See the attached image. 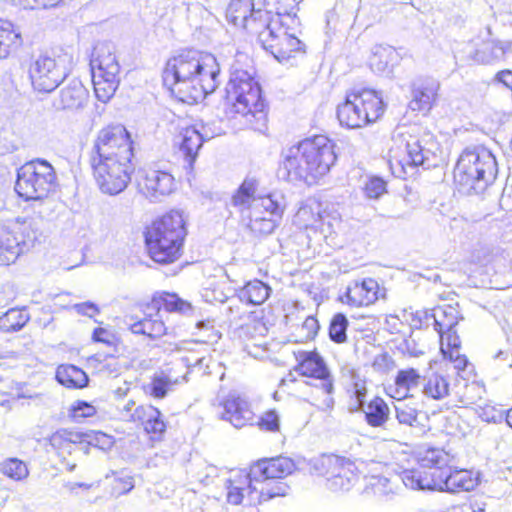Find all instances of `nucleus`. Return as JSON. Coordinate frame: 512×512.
Returning <instances> with one entry per match:
<instances>
[{
  "label": "nucleus",
  "mask_w": 512,
  "mask_h": 512,
  "mask_svg": "<svg viewBox=\"0 0 512 512\" xmlns=\"http://www.w3.org/2000/svg\"><path fill=\"white\" fill-rule=\"evenodd\" d=\"M130 135L122 125L102 128L89 153L95 181L102 193L117 195L124 191L134 171Z\"/></svg>",
  "instance_id": "obj_1"
},
{
  "label": "nucleus",
  "mask_w": 512,
  "mask_h": 512,
  "mask_svg": "<svg viewBox=\"0 0 512 512\" xmlns=\"http://www.w3.org/2000/svg\"><path fill=\"white\" fill-rule=\"evenodd\" d=\"M216 58L196 50L182 51L170 58L163 70V84L182 101L204 99L219 85Z\"/></svg>",
  "instance_id": "obj_2"
},
{
  "label": "nucleus",
  "mask_w": 512,
  "mask_h": 512,
  "mask_svg": "<svg viewBox=\"0 0 512 512\" xmlns=\"http://www.w3.org/2000/svg\"><path fill=\"white\" fill-rule=\"evenodd\" d=\"M418 461L421 468H429L430 470H404L400 478L407 488L456 493L460 490L469 491L474 486L473 480L469 477L467 471L451 470L452 457L443 449L429 448L420 454Z\"/></svg>",
  "instance_id": "obj_3"
},
{
  "label": "nucleus",
  "mask_w": 512,
  "mask_h": 512,
  "mask_svg": "<svg viewBox=\"0 0 512 512\" xmlns=\"http://www.w3.org/2000/svg\"><path fill=\"white\" fill-rule=\"evenodd\" d=\"M226 98L230 115H241L255 131L263 132L267 128L266 104L252 72L233 65L226 86Z\"/></svg>",
  "instance_id": "obj_4"
},
{
  "label": "nucleus",
  "mask_w": 512,
  "mask_h": 512,
  "mask_svg": "<svg viewBox=\"0 0 512 512\" xmlns=\"http://www.w3.org/2000/svg\"><path fill=\"white\" fill-rule=\"evenodd\" d=\"M498 173L495 156L483 146L466 148L454 169V181L461 193H483Z\"/></svg>",
  "instance_id": "obj_5"
},
{
  "label": "nucleus",
  "mask_w": 512,
  "mask_h": 512,
  "mask_svg": "<svg viewBox=\"0 0 512 512\" xmlns=\"http://www.w3.org/2000/svg\"><path fill=\"white\" fill-rule=\"evenodd\" d=\"M186 234L185 220L180 211L172 210L155 220L145 234L151 259L160 264L176 261L181 255Z\"/></svg>",
  "instance_id": "obj_6"
},
{
  "label": "nucleus",
  "mask_w": 512,
  "mask_h": 512,
  "mask_svg": "<svg viewBox=\"0 0 512 512\" xmlns=\"http://www.w3.org/2000/svg\"><path fill=\"white\" fill-rule=\"evenodd\" d=\"M257 24L253 23L259 43L278 61L291 58L295 53L304 52L305 44L300 39L302 25L300 19L287 18V22H273L271 14H263Z\"/></svg>",
  "instance_id": "obj_7"
},
{
  "label": "nucleus",
  "mask_w": 512,
  "mask_h": 512,
  "mask_svg": "<svg viewBox=\"0 0 512 512\" xmlns=\"http://www.w3.org/2000/svg\"><path fill=\"white\" fill-rule=\"evenodd\" d=\"M311 474L322 476L325 487L334 493L350 491L358 482V469L353 461L334 454H323L307 462Z\"/></svg>",
  "instance_id": "obj_8"
},
{
  "label": "nucleus",
  "mask_w": 512,
  "mask_h": 512,
  "mask_svg": "<svg viewBox=\"0 0 512 512\" xmlns=\"http://www.w3.org/2000/svg\"><path fill=\"white\" fill-rule=\"evenodd\" d=\"M384 112L381 96L375 91L364 89L350 93L337 107V118L342 126L360 128L375 122Z\"/></svg>",
  "instance_id": "obj_9"
},
{
  "label": "nucleus",
  "mask_w": 512,
  "mask_h": 512,
  "mask_svg": "<svg viewBox=\"0 0 512 512\" xmlns=\"http://www.w3.org/2000/svg\"><path fill=\"white\" fill-rule=\"evenodd\" d=\"M55 186V170L46 160L29 161L17 170L15 191L26 201L46 198Z\"/></svg>",
  "instance_id": "obj_10"
},
{
  "label": "nucleus",
  "mask_w": 512,
  "mask_h": 512,
  "mask_svg": "<svg viewBox=\"0 0 512 512\" xmlns=\"http://www.w3.org/2000/svg\"><path fill=\"white\" fill-rule=\"evenodd\" d=\"M28 73L34 91L51 93L69 74L66 56L39 55L30 63Z\"/></svg>",
  "instance_id": "obj_11"
},
{
  "label": "nucleus",
  "mask_w": 512,
  "mask_h": 512,
  "mask_svg": "<svg viewBox=\"0 0 512 512\" xmlns=\"http://www.w3.org/2000/svg\"><path fill=\"white\" fill-rule=\"evenodd\" d=\"M404 150L401 151L400 147L397 150H392L390 165L392 169L396 167L401 169V172L407 173V167L425 166L430 164L431 157L434 156L437 149V143L434 141L430 133H425L422 137L415 135H408L404 139Z\"/></svg>",
  "instance_id": "obj_12"
},
{
  "label": "nucleus",
  "mask_w": 512,
  "mask_h": 512,
  "mask_svg": "<svg viewBox=\"0 0 512 512\" xmlns=\"http://www.w3.org/2000/svg\"><path fill=\"white\" fill-rule=\"evenodd\" d=\"M303 157L308 164L309 183L325 175L336 161L334 143L319 135L303 140Z\"/></svg>",
  "instance_id": "obj_13"
},
{
  "label": "nucleus",
  "mask_w": 512,
  "mask_h": 512,
  "mask_svg": "<svg viewBox=\"0 0 512 512\" xmlns=\"http://www.w3.org/2000/svg\"><path fill=\"white\" fill-rule=\"evenodd\" d=\"M285 208L284 198L273 192L272 198L254 204V211L246 218L248 228L257 235H269L278 225Z\"/></svg>",
  "instance_id": "obj_14"
},
{
  "label": "nucleus",
  "mask_w": 512,
  "mask_h": 512,
  "mask_svg": "<svg viewBox=\"0 0 512 512\" xmlns=\"http://www.w3.org/2000/svg\"><path fill=\"white\" fill-rule=\"evenodd\" d=\"M297 360L298 365L295 370L299 374L321 381V389L328 395L323 401V409L332 408L334 400L330 394L333 392V380L322 357L316 352L302 351L298 353Z\"/></svg>",
  "instance_id": "obj_15"
},
{
  "label": "nucleus",
  "mask_w": 512,
  "mask_h": 512,
  "mask_svg": "<svg viewBox=\"0 0 512 512\" xmlns=\"http://www.w3.org/2000/svg\"><path fill=\"white\" fill-rule=\"evenodd\" d=\"M138 187L147 198L157 201L173 192L175 180L167 171L145 168L139 171Z\"/></svg>",
  "instance_id": "obj_16"
},
{
  "label": "nucleus",
  "mask_w": 512,
  "mask_h": 512,
  "mask_svg": "<svg viewBox=\"0 0 512 512\" xmlns=\"http://www.w3.org/2000/svg\"><path fill=\"white\" fill-rule=\"evenodd\" d=\"M265 1L264 9H255L254 0H231L226 10V18L234 26L243 27L249 33L256 35L253 30V23L257 24L259 22V16L262 19L263 14L272 13V9L269 8L270 2Z\"/></svg>",
  "instance_id": "obj_17"
},
{
  "label": "nucleus",
  "mask_w": 512,
  "mask_h": 512,
  "mask_svg": "<svg viewBox=\"0 0 512 512\" xmlns=\"http://www.w3.org/2000/svg\"><path fill=\"white\" fill-rule=\"evenodd\" d=\"M216 410L220 419L228 421L238 429L251 425L255 418L249 402L237 393H229L219 402Z\"/></svg>",
  "instance_id": "obj_18"
},
{
  "label": "nucleus",
  "mask_w": 512,
  "mask_h": 512,
  "mask_svg": "<svg viewBox=\"0 0 512 512\" xmlns=\"http://www.w3.org/2000/svg\"><path fill=\"white\" fill-rule=\"evenodd\" d=\"M122 417L130 421L140 422L146 433L159 438L166 430V424L162 419L161 412L151 405L135 407V402L129 400L121 409Z\"/></svg>",
  "instance_id": "obj_19"
},
{
  "label": "nucleus",
  "mask_w": 512,
  "mask_h": 512,
  "mask_svg": "<svg viewBox=\"0 0 512 512\" xmlns=\"http://www.w3.org/2000/svg\"><path fill=\"white\" fill-rule=\"evenodd\" d=\"M368 425L381 428L384 440H395L401 435V428L390 417V409L384 399L375 397L362 407Z\"/></svg>",
  "instance_id": "obj_20"
},
{
  "label": "nucleus",
  "mask_w": 512,
  "mask_h": 512,
  "mask_svg": "<svg viewBox=\"0 0 512 512\" xmlns=\"http://www.w3.org/2000/svg\"><path fill=\"white\" fill-rule=\"evenodd\" d=\"M512 51L511 41H500L492 37L490 27L484 36H479L470 58L478 64H493L503 60Z\"/></svg>",
  "instance_id": "obj_21"
},
{
  "label": "nucleus",
  "mask_w": 512,
  "mask_h": 512,
  "mask_svg": "<svg viewBox=\"0 0 512 512\" xmlns=\"http://www.w3.org/2000/svg\"><path fill=\"white\" fill-rule=\"evenodd\" d=\"M88 98V90L79 79L73 78L60 88L52 100V107L56 111L76 112L86 106Z\"/></svg>",
  "instance_id": "obj_22"
},
{
  "label": "nucleus",
  "mask_w": 512,
  "mask_h": 512,
  "mask_svg": "<svg viewBox=\"0 0 512 512\" xmlns=\"http://www.w3.org/2000/svg\"><path fill=\"white\" fill-rule=\"evenodd\" d=\"M294 470V461L282 456L259 460L250 468L251 477L255 480V483L282 479L290 475Z\"/></svg>",
  "instance_id": "obj_23"
},
{
  "label": "nucleus",
  "mask_w": 512,
  "mask_h": 512,
  "mask_svg": "<svg viewBox=\"0 0 512 512\" xmlns=\"http://www.w3.org/2000/svg\"><path fill=\"white\" fill-rule=\"evenodd\" d=\"M257 190V180L246 178L232 196L231 203L241 213L243 220H246L250 213H253L254 204L263 201L265 198H272V193L260 196L257 195Z\"/></svg>",
  "instance_id": "obj_24"
},
{
  "label": "nucleus",
  "mask_w": 512,
  "mask_h": 512,
  "mask_svg": "<svg viewBox=\"0 0 512 512\" xmlns=\"http://www.w3.org/2000/svg\"><path fill=\"white\" fill-rule=\"evenodd\" d=\"M90 66L91 72L119 75L120 65L115 55V46L110 42L98 43L93 49Z\"/></svg>",
  "instance_id": "obj_25"
},
{
  "label": "nucleus",
  "mask_w": 512,
  "mask_h": 512,
  "mask_svg": "<svg viewBox=\"0 0 512 512\" xmlns=\"http://www.w3.org/2000/svg\"><path fill=\"white\" fill-rule=\"evenodd\" d=\"M303 141L287 149L283 160V170L288 181L303 180L309 183L308 164L303 157Z\"/></svg>",
  "instance_id": "obj_26"
},
{
  "label": "nucleus",
  "mask_w": 512,
  "mask_h": 512,
  "mask_svg": "<svg viewBox=\"0 0 512 512\" xmlns=\"http://www.w3.org/2000/svg\"><path fill=\"white\" fill-rule=\"evenodd\" d=\"M439 88L440 83L433 78L421 81L412 91V99L409 103L410 109L428 112L437 99Z\"/></svg>",
  "instance_id": "obj_27"
},
{
  "label": "nucleus",
  "mask_w": 512,
  "mask_h": 512,
  "mask_svg": "<svg viewBox=\"0 0 512 512\" xmlns=\"http://www.w3.org/2000/svg\"><path fill=\"white\" fill-rule=\"evenodd\" d=\"M254 483L255 480L251 477V471L249 473L244 471L233 472L225 481L224 485L227 490V502L233 505H239L245 494H250L252 491L258 489V486Z\"/></svg>",
  "instance_id": "obj_28"
},
{
  "label": "nucleus",
  "mask_w": 512,
  "mask_h": 512,
  "mask_svg": "<svg viewBox=\"0 0 512 512\" xmlns=\"http://www.w3.org/2000/svg\"><path fill=\"white\" fill-rule=\"evenodd\" d=\"M379 285L372 278L355 282L347 288V303L352 306H368L378 299Z\"/></svg>",
  "instance_id": "obj_29"
},
{
  "label": "nucleus",
  "mask_w": 512,
  "mask_h": 512,
  "mask_svg": "<svg viewBox=\"0 0 512 512\" xmlns=\"http://www.w3.org/2000/svg\"><path fill=\"white\" fill-rule=\"evenodd\" d=\"M180 138V152L183 154L187 163L186 168L191 170L203 142L206 139H210L211 136L204 135L195 127H187L181 132Z\"/></svg>",
  "instance_id": "obj_30"
},
{
  "label": "nucleus",
  "mask_w": 512,
  "mask_h": 512,
  "mask_svg": "<svg viewBox=\"0 0 512 512\" xmlns=\"http://www.w3.org/2000/svg\"><path fill=\"white\" fill-rule=\"evenodd\" d=\"M449 379L438 372H429L422 377V394L432 400H443L450 395Z\"/></svg>",
  "instance_id": "obj_31"
},
{
  "label": "nucleus",
  "mask_w": 512,
  "mask_h": 512,
  "mask_svg": "<svg viewBox=\"0 0 512 512\" xmlns=\"http://www.w3.org/2000/svg\"><path fill=\"white\" fill-rule=\"evenodd\" d=\"M22 44L20 29L9 21L0 20V59L16 52Z\"/></svg>",
  "instance_id": "obj_32"
},
{
  "label": "nucleus",
  "mask_w": 512,
  "mask_h": 512,
  "mask_svg": "<svg viewBox=\"0 0 512 512\" xmlns=\"http://www.w3.org/2000/svg\"><path fill=\"white\" fill-rule=\"evenodd\" d=\"M399 60V55L394 47L378 44L372 48L369 65L376 73L390 71Z\"/></svg>",
  "instance_id": "obj_33"
},
{
  "label": "nucleus",
  "mask_w": 512,
  "mask_h": 512,
  "mask_svg": "<svg viewBox=\"0 0 512 512\" xmlns=\"http://www.w3.org/2000/svg\"><path fill=\"white\" fill-rule=\"evenodd\" d=\"M166 312H179L187 313L191 311V304L187 301L182 300L176 294L161 293L153 297L151 303L147 306V310L158 311L161 314V310Z\"/></svg>",
  "instance_id": "obj_34"
},
{
  "label": "nucleus",
  "mask_w": 512,
  "mask_h": 512,
  "mask_svg": "<svg viewBox=\"0 0 512 512\" xmlns=\"http://www.w3.org/2000/svg\"><path fill=\"white\" fill-rule=\"evenodd\" d=\"M149 317H145L137 322L129 324V328L134 334L146 335L150 338H157L166 333V326L162 321V315L156 311L153 317L149 310Z\"/></svg>",
  "instance_id": "obj_35"
},
{
  "label": "nucleus",
  "mask_w": 512,
  "mask_h": 512,
  "mask_svg": "<svg viewBox=\"0 0 512 512\" xmlns=\"http://www.w3.org/2000/svg\"><path fill=\"white\" fill-rule=\"evenodd\" d=\"M92 82L97 99L106 103L119 85V75L108 76L106 73L92 72Z\"/></svg>",
  "instance_id": "obj_36"
},
{
  "label": "nucleus",
  "mask_w": 512,
  "mask_h": 512,
  "mask_svg": "<svg viewBox=\"0 0 512 512\" xmlns=\"http://www.w3.org/2000/svg\"><path fill=\"white\" fill-rule=\"evenodd\" d=\"M22 253L19 241L15 235L5 229L0 230V264L14 263Z\"/></svg>",
  "instance_id": "obj_37"
},
{
  "label": "nucleus",
  "mask_w": 512,
  "mask_h": 512,
  "mask_svg": "<svg viewBox=\"0 0 512 512\" xmlns=\"http://www.w3.org/2000/svg\"><path fill=\"white\" fill-rule=\"evenodd\" d=\"M56 379L68 388H83L88 383L86 373L74 365H60L56 371Z\"/></svg>",
  "instance_id": "obj_38"
},
{
  "label": "nucleus",
  "mask_w": 512,
  "mask_h": 512,
  "mask_svg": "<svg viewBox=\"0 0 512 512\" xmlns=\"http://www.w3.org/2000/svg\"><path fill=\"white\" fill-rule=\"evenodd\" d=\"M43 219L40 217L27 218L21 222L20 231L23 236L22 242L19 241L22 253L25 249L33 247L39 242L43 235Z\"/></svg>",
  "instance_id": "obj_39"
},
{
  "label": "nucleus",
  "mask_w": 512,
  "mask_h": 512,
  "mask_svg": "<svg viewBox=\"0 0 512 512\" xmlns=\"http://www.w3.org/2000/svg\"><path fill=\"white\" fill-rule=\"evenodd\" d=\"M434 328L444 339V332L454 329L458 324V311L452 306L438 307L434 310Z\"/></svg>",
  "instance_id": "obj_40"
},
{
  "label": "nucleus",
  "mask_w": 512,
  "mask_h": 512,
  "mask_svg": "<svg viewBox=\"0 0 512 512\" xmlns=\"http://www.w3.org/2000/svg\"><path fill=\"white\" fill-rule=\"evenodd\" d=\"M270 288L260 280L248 282L240 291V298L249 304L260 305L269 297Z\"/></svg>",
  "instance_id": "obj_41"
},
{
  "label": "nucleus",
  "mask_w": 512,
  "mask_h": 512,
  "mask_svg": "<svg viewBox=\"0 0 512 512\" xmlns=\"http://www.w3.org/2000/svg\"><path fill=\"white\" fill-rule=\"evenodd\" d=\"M178 383V378H173L165 372H159L154 374L147 389L151 396L162 399L167 395L168 391Z\"/></svg>",
  "instance_id": "obj_42"
},
{
  "label": "nucleus",
  "mask_w": 512,
  "mask_h": 512,
  "mask_svg": "<svg viewBox=\"0 0 512 512\" xmlns=\"http://www.w3.org/2000/svg\"><path fill=\"white\" fill-rule=\"evenodd\" d=\"M30 316L25 310L10 309L0 318V328L4 332L21 330L29 321Z\"/></svg>",
  "instance_id": "obj_43"
},
{
  "label": "nucleus",
  "mask_w": 512,
  "mask_h": 512,
  "mask_svg": "<svg viewBox=\"0 0 512 512\" xmlns=\"http://www.w3.org/2000/svg\"><path fill=\"white\" fill-rule=\"evenodd\" d=\"M80 439V434L62 429L53 433L49 438V442L54 449L70 454Z\"/></svg>",
  "instance_id": "obj_44"
},
{
  "label": "nucleus",
  "mask_w": 512,
  "mask_h": 512,
  "mask_svg": "<svg viewBox=\"0 0 512 512\" xmlns=\"http://www.w3.org/2000/svg\"><path fill=\"white\" fill-rule=\"evenodd\" d=\"M275 11L272 10L273 22H287V18L299 19L297 16L298 5L302 1L298 0H272Z\"/></svg>",
  "instance_id": "obj_45"
},
{
  "label": "nucleus",
  "mask_w": 512,
  "mask_h": 512,
  "mask_svg": "<svg viewBox=\"0 0 512 512\" xmlns=\"http://www.w3.org/2000/svg\"><path fill=\"white\" fill-rule=\"evenodd\" d=\"M422 377L414 368L403 369L398 371L395 384L398 390L401 389L407 393L422 385Z\"/></svg>",
  "instance_id": "obj_46"
},
{
  "label": "nucleus",
  "mask_w": 512,
  "mask_h": 512,
  "mask_svg": "<svg viewBox=\"0 0 512 512\" xmlns=\"http://www.w3.org/2000/svg\"><path fill=\"white\" fill-rule=\"evenodd\" d=\"M0 471L5 476L15 481L23 480L29 474L26 464L17 458H10L3 461L0 464Z\"/></svg>",
  "instance_id": "obj_47"
},
{
  "label": "nucleus",
  "mask_w": 512,
  "mask_h": 512,
  "mask_svg": "<svg viewBox=\"0 0 512 512\" xmlns=\"http://www.w3.org/2000/svg\"><path fill=\"white\" fill-rule=\"evenodd\" d=\"M348 320L342 313H337L333 316L329 326V336L332 341L336 343H343L346 341V330Z\"/></svg>",
  "instance_id": "obj_48"
},
{
  "label": "nucleus",
  "mask_w": 512,
  "mask_h": 512,
  "mask_svg": "<svg viewBox=\"0 0 512 512\" xmlns=\"http://www.w3.org/2000/svg\"><path fill=\"white\" fill-rule=\"evenodd\" d=\"M395 417L397 419L396 425L400 428L401 425L413 427L418 423L417 409L410 407L404 403L395 405Z\"/></svg>",
  "instance_id": "obj_49"
},
{
  "label": "nucleus",
  "mask_w": 512,
  "mask_h": 512,
  "mask_svg": "<svg viewBox=\"0 0 512 512\" xmlns=\"http://www.w3.org/2000/svg\"><path fill=\"white\" fill-rule=\"evenodd\" d=\"M258 486L256 491L260 494V499L267 501L276 496H284L286 493V486L282 482L275 480L264 483H254Z\"/></svg>",
  "instance_id": "obj_50"
},
{
  "label": "nucleus",
  "mask_w": 512,
  "mask_h": 512,
  "mask_svg": "<svg viewBox=\"0 0 512 512\" xmlns=\"http://www.w3.org/2000/svg\"><path fill=\"white\" fill-rule=\"evenodd\" d=\"M242 301L243 300L240 297L239 299L231 300L226 308V315L228 316L229 321L241 326L245 318L250 316Z\"/></svg>",
  "instance_id": "obj_51"
},
{
  "label": "nucleus",
  "mask_w": 512,
  "mask_h": 512,
  "mask_svg": "<svg viewBox=\"0 0 512 512\" xmlns=\"http://www.w3.org/2000/svg\"><path fill=\"white\" fill-rule=\"evenodd\" d=\"M365 195L370 199H378L386 192V182L377 176L367 179L363 187Z\"/></svg>",
  "instance_id": "obj_52"
},
{
  "label": "nucleus",
  "mask_w": 512,
  "mask_h": 512,
  "mask_svg": "<svg viewBox=\"0 0 512 512\" xmlns=\"http://www.w3.org/2000/svg\"><path fill=\"white\" fill-rule=\"evenodd\" d=\"M460 348V339L456 332L452 329L450 331L444 332V339L441 338V350L446 355L448 353V356L450 359H453L454 352L458 353V350Z\"/></svg>",
  "instance_id": "obj_53"
},
{
  "label": "nucleus",
  "mask_w": 512,
  "mask_h": 512,
  "mask_svg": "<svg viewBox=\"0 0 512 512\" xmlns=\"http://www.w3.org/2000/svg\"><path fill=\"white\" fill-rule=\"evenodd\" d=\"M261 430L276 432L280 427V418L275 410L266 411L257 422Z\"/></svg>",
  "instance_id": "obj_54"
},
{
  "label": "nucleus",
  "mask_w": 512,
  "mask_h": 512,
  "mask_svg": "<svg viewBox=\"0 0 512 512\" xmlns=\"http://www.w3.org/2000/svg\"><path fill=\"white\" fill-rule=\"evenodd\" d=\"M95 413V407L85 401H77L71 408V417L76 421L92 417Z\"/></svg>",
  "instance_id": "obj_55"
},
{
  "label": "nucleus",
  "mask_w": 512,
  "mask_h": 512,
  "mask_svg": "<svg viewBox=\"0 0 512 512\" xmlns=\"http://www.w3.org/2000/svg\"><path fill=\"white\" fill-rule=\"evenodd\" d=\"M14 5L24 9H35L38 7L50 8L55 7L63 0H10Z\"/></svg>",
  "instance_id": "obj_56"
},
{
  "label": "nucleus",
  "mask_w": 512,
  "mask_h": 512,
  "mask_svg": "<svg viewBox=\"0 0 512 512\" xmlns=\"http://www.w3.org/2000/svg\"><path fill=\"white\" fill-rule=\"evenodd\" d=\"M73 309L78 314L85 315L90 318L94 317L96 314L99 313V308L97 307L96 304H94L92 302H84V303L75 304L73 306Z\"/></svg>",
  "instance_id": "obj_57"
},
{
  "label": "nucleus",
  "mask_w": 512,
  "mask_h": 512,
  "mask_svg": "<svg viewBox=\"0 0 512 512\" xmlns=\"http://www.w3.org/2000/svg\"><path fill=\"white\" fill-rule=\"evenodd\" d=\"M319 329L318 321L313 316H308L302 324V330L306 331V338H314Z\"/></svg>",
  "instance_id": "obj_58"
},
{
  "label": "nucleus",
  "mask_w": 512,
  "mask_h": 512,
  "mask_svg": "<svg viewBox=\"0 0 512 512\" xmlns=\"http://www.w3.org/2000/svg\"><path fill=\"white\" fill-rule=\"evenodd\" d=\"M111 337L112 335L104 328H96L93 331L92 339L95 342H101L105 344L111 343Z\"/></svg>",
  "instance_id": "obj_59"
},
{
  "label": "nucleus",
  "mask_w": 512,
  "mask_h": 512,
  "mask_svg": "<svg viewBox=\"0 0 512 512\" xmlns=\"http://www.w3.org/2000/svg\"><path fill=\"white\" fill-rule=\"evenodd\" d=\"M484 414L487 416L486 420L488 422H498L501 421L505 417V413L503 411L495 410L494 408H487L484 411Z\"/></svg>",
  "instance_id": "obj_60"
},
{
  "label": "nucleus",
  "mask_w": 512,
  "mask_h": 512,
  "mask_svg": "<svg viewBox=\"0 0 512 512\" xmlns=\"http://www.w3.org/2000/svg\"><path fill=\"white\" fill-rule=\"evenodd\" d=\"M354 389H355L354 393L359 402V405L364 407L363 406V398L366 395V388H365L364 384L356 382L354 384Z\"/></svg>",
  "instance_id": "obj_61"
},
{
  "label": "nucleus",
  "mask_w": 512,
  "mask_h": 512,
  "mask_svg": "<svg viewBox=\"0 0 512 512\" xmlns=\"http://www.w3.org/2000/svg\"><path fill=\"white\" fill-rule=\"evenodd\" d=\"M454 365H455V368H457L458 370H463L465 369L466 365H467V359L465 356L463 355H460V352L458 351L457 353V356L453 359H450Z\"/></svg>",
  "instance_id": "obj_62"
},
{
  "label": "nucleus",
  "mask_w": 512,
  "mask_h": 512,
  "mask_svg": "<svg viewBox=\"0 0 512 512\" xmlns=\"http://www.w3.org/2000/svg\"><path fill=\"white\" fill-rule=\"evenodd\" d=\"M119 484L122 485V491L119 494H126L134 488L132 478H127L126 480H119Z\"/></svg>",
  "instance_id": "obj_63"
},
{
  "label": "nucleus",
  "mask_w": 512,
  "mask_h": 512,
  "mask_svg": "<svg viewBox=\"0 0 512 512\" xmlns=\"http://www.w3.org/2000/svg\"><path fill=\"white\" fill-rule=\"evenodd\" d=\"M505 420L507 424L512 428V407L505 412Z\"/></svg>",
  "instance_id": "obj_64"
}]
</instances>
